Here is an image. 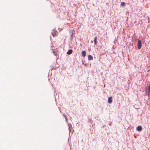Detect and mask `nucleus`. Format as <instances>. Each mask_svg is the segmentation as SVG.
Returning a JSON list of instances; mask_svg holds the SVG:
<instances>
[{
	"label": "nucleus",
	"mask_w": 150,
	"mask_h": 150,
	"mask_svg": "<svg viewBox=\"0 0 150 150\" xmlns=\"http://www.w3.org/2000/svg\"><path fill=\"white\" fill-rule=\"evenodd\" d=\"M57 32L56 29H54L52 31V33L54 37H55V36L57 35Z\"/></svg>",
	"instance_id": "nucleus-1"
},
{
	"label": "nucleus",
	"mask_w": 150,
	"mask_h": 150,
	"mask_svg": "<svg viewBox=\"0 0 150 150\" xmlns=\"http://www.w3.org/2000/svg\"><path fill=\"white\" fill-rule=\"evenodd\" d=\"M138 48L139 49H140L142 46V43L141 41L140 40H138V43L137 44Z\"/></svg>",
	"instance_id": "nucleus-2"
},
{
	"label": "nucleus",
	"mask_w": 150,
	"mask_h": 150,
	"mask_svg": "<svg viewBox=\"0 0 150 150\" xmlns=\"http://www.w3.org/2000/svg\"><path fill=\"white\" fill-rule=\"evenodd\" d=\"M137 130L138 131H141L142 130V128L141 126H138L137 128Z\"/></svg>",
	"instance_id": "nucleus-3"
},
{
	"label": "nucleus",
	"mask_w": 150,
	"mask_h": 150,
	"mask_svg": "<svg viewBox=\"0 0 150 150\" xmlns=\"http://www.w3.org/2000/svg\"><path fill=\"white\" fill-rule=\"evenodd\" d=\"M112 102V97H110L108 98V102L109 103H111Z\"/></svg>",
	"instance_id": "nucleus-4"
},
{
	"label": "nucleus",
	"mask_w": 150,
	"mask_h": 150,
	"mask_svg": "<svg viewBox=\"0 0 150 150\" xmlns=\"http://www.w3.org/2000/svg\"><path fill=\"white\" fill-rule=\"evenodd\" d=\"M72 52V50H69L68 52H67V54H68L69 55L71 54Z\"/></svg>",
	"instance_id": "nucleus-5"
},
{
	"label": "nucleus",
	"mask_w": 150,
	"mask_h": 150,
	"mask_svg": "<svg viewBox=\"0 0 150 150\" xmlns=\"http://www.w3.org/2000/svg\"><path fill=\"white\" fill-rule=\"evenodd\" d=\"M88 60H93V57L91 55H88Z\"/></svg>",
	"instance_id": "nucleus-6"
},
{
	"label": "nucleus",
	"mask_w": 150,
	"mask_h": 150,
	"mask_svg": "<svg viewBox=\"0 0 150 150\" xmlns=\"http://www.w3.org/2000/svg\"><path fill=\"white\" fill-rule=\"evenodd\" d=\"M86 52L85 51H83L82 53V56L84 57L86 55Z\"/></svg>",
	"instance_id": "nucleus-7"
},
{
	"label": "nucleus",
	"mask_w": 150,
	"mask_h": 150,
	"mask_svg": "<svg viewBox=\"0 0 150 150\" xmlns=\"http://www.w3.org/2000/svg\"><path fill=\"white\" fill-rule=\"evenodd\" d=\"M146 92L148 93V95H149V93L150 92V86H149L148 89L146 90Z\"/></svg>",
	"instance_id": "nucleus-8"
},
{
	"label": "nucleus",
	"mask_w": 150,
	"mask_h": 150,
	"mask_svg": "<svg viewBox=\"0 0 150 150\" xmlns=\"http://www.w3.org/2000/svg\"><path fill=\"white\" fill-rule=\"evenodd\" d=\"M97 39V37H96L94 38V44L95 45H96L97 43V40H96Z\"/></svg>",
	"instance_id": "nucleus-9"
},
{
	"label": "nucleus",
	"mask_w": 150,
	"mask_h": 150,
	"mask_svg": "<svg viewBox=\"0 0 150 150\" xmlns=\"http://www.w3.org/2000/svg\"><path fill=\"white\" fill-rule=\"evenodd\" d=\"M121 5L122 6H125V3L124 2H122L121 3Z\"/></svg>",
	"instance_id": "nucleus-10"
},
{
	"label": "nucleus",
	"mask_w": 150,
	"mask_h": 150,
	"mask_svg": "<svg viewBox=\"0 0 150 150\" xmlns=\"http://www.w3.org/2000/svg\"><path fill=\"white\" fill-rule=\"evenodd\" d=\"M64 117H65V119L66 120H67V117H66V116L65 115H64Z\"/></svg>",
	"instance_id": "nucleus-11"
}]
</instances>
